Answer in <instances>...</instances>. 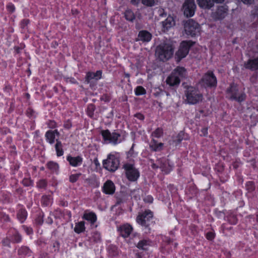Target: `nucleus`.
I'll list each match as a JSON object with an SVG mask.
<instances>
[{"label": "nucleus", "mask_w": 258, "mask_h": 258, "mask_svg": "<svg viewBox=\"0 0 258 258\" xmlns=\"http://www.w3.org/2000/svg\"><path fill=\"white\" fill-rule=\"evenodd\" d=\"M173 54V47L169 42H164L157 46L155 51L156 57L161 61H166Z\"/></svg>", "instance_id": "1"}, {"label": "nucleus", "mask_w": 258, "mask_h": 258, "mask_svg": "<svg viewBox=\"0 0 258 258\" xmlns=\"http://www.w3.org/2000/svg\"><path fill=\"white\" fill-rule=\"evenodd\" d=\"M186 76V70L184 68L177 67L172 72L171 74L167 78L166 83L170 86L178 85L181 79Z\"/></svg>", "instance_id": "2"}, {"label": "nucleus", "mask_w": 258, "mask_h": 258, "mask_svg": "<svg viewBox=\"0 0 258 258\" xmlns=\"http://www.w3.org/2000/svg\"><path fill=\"white\" fill-rule=\"evenodd\" d=\"M185 101L189 104H196L202 102L203 96L202 93L195 88L190 86L185 91Z\"/></svg>", "instance_id": "3"}, {"label": "nucleus", "mask_w": 258, "mask_h": 258, "mask_svg": "<svg viewBox=\"0 0 258 258\" xmlns=\"http://www.w3.org/2000/svg\"><path fill=\"white\" fill-rule=\"evenodd\" d=\"M226 97L240 102L245 100L246 95L244 93H239L237 85L232 84L226 90Z\"/></svg>", "instance_id": "4"}, {"label": "nucleus", "mask_w": 258, "mask_h": 258, "mask_svg": "<svg viewBox=\"0 0 258 258\" xmlns=\"http://www.w3.org/2000/svg\"><path fill=\"white\" fill-rule=\"evenodd\" d=\"M120 161L114 154H110L106 159L103 161V167L110 172H114L119 167Z\"/></svg>", "instance_id": "5"}, {"label": "nucleus", "mask_w": 258, "mask_h": 258, "mask_svg": "<svg viewBox=\"0 0 258 258\" xmlns=\"http://www.w3.org/2000/svg\"><path fill=\"white\" fill-rule=\"evenodd\" d=\"M123 168L127 178L131 181H136L140 176L139 170L135 167L134 164L132 163H126L123 165Z\"/></svg>", "instance_id": "6"}, {"label": "nucleus", "mask_w": 258, "mask_h": 258, "mask_svg": "<svg viewBox=\"0 0 258 258\" xmlns=\"http://www.w3.org/2000/svg\"><path fill=\"white\" fill-rule=\"evenodd\" d=\"M184 30L186 34L195 36L200 32V26L193 20L190 19L184 24Z\"/></svg>", "instance_id": "7"}, {"label": "nucleus", "mask_w": 258, "mask_h": 258, "mask_svg": "<svg viewBox=\"0 0 258 258\" xmlns=\"http://www.w3.org/2000/svg\"><path fill=\"white\" fill-rule=\"evenodd\" d=\"M201 83L205 87H216L217 79L212 71H208L203 76Z\"/></svg>", "instance_id": "8"}, {"label": "nucleus", "mask_w": 258, "mask_h": 258, "mask_svg": "<svg viewBox=\"0 0 258 258\" xmlns=\"http://www.w3.org/2000/svg\"><path fill=\"white\" fill-rule=\"evenodd\" d=\"M102 135L104 140L109 143L115 145L121 141L120 139V135L115 132L111 133L108 130L103 131Z\"/></svg>", "instance_id": "9"}, {"label": "nucleus", "mask_w": 258, "mask_h": 258, "mask_svg": "<svg viewBox=\"0 0 258 258\" xmlns=\"http://www.w3.org/2000/svg\"><path fill=\"white\" fill-rule=\"evenodd\" d=\"M152 167L154 169L160 168L162 171L167 173L172 169V166L170 165L169 161L165 158L158 159L156 163H153Z\"/></svg>", "instance_id": "10"}, {"label": "nucleus", "mask_w": 258, "mask_h": 258, "mask_svg": "<svg viewBox=\"0 0 258 258\" xmlns=\"http://www.w3.org/2000/svg\"><path fill=\"white\" fill-rule=\"evenodd\" d=\"M191 41H183L181 43L178 50L176 53V56L179 60L185 57L188 53L189 48L192 45Z\"/></svg>", "instance_id": "11"}, {"label": "nucleus", "mask_w": 258, "mask_h": 258, "mask_svg": "<svg viewBox=\"0 0 258 258\" xmlns=\"http://www.w3.org/2000/svg\"><path fill=\"white\" fill-rule=\"evenodd\" d=\"M196 9L195 0H186L183 6L184 15L186 17H192L195 14Z\"/></svg>", "instance_id": "12"}, {"label": "nucleus", "mask_w": 258, "mask_h": 258, "mask_svg": "<svg viewBox=\"0 0 258 258\" xmlns=\"http://www.w3.org/2000/svg\"><path fill=\"white\" fill-rule=\"evenodd\" d=\"M152 217V212L150 211H146L138 215L137 218V222L143 226L148 227L149 225V222Z\"/></svg>", "instance_id": "13"}, {"label": "nucleus", "mask_w": 258, "mask_h": 258, "mask_svg": "<svg viewBox=\"0 0 258 258\" xmlns=\"http://www.w3.org/2000/svg\"><path fill=\"white\" fill-rule=\"evenodd\" d=\"M102 72L101 71H97L95 73L88 72L87 73L86 76V82L87 83H90L93 81V80L98 81L101 78Z\"/></svg>", "instance_id": "14"}, {"label": "nucleus", "mask_w": 258, "mask_h": 258, "mask_svg": "<svg viewBox=\"0 0 258 258\" xmlns=\"http://www.w3.org/2000/svg\"><path fill=\"white\" fill-rule=\"evenodd\" d=\"M115 187L113 182L110 180H107L103 185V191L108 195H112L115 191Z\"/></svg>", "instance_id": "15"}, {"label": "nucleus", "mask_w": 258, "mask_h": 258, "mask_svg": "<svg viewBox=\"0 0 258 258\" xmlns=\"http://www.w3.org/2000/svg\"><path fill=\"white\" fill-rule=\"evenodd\" d=\"M246 69L251 70H258V56L253 59H249L244 63Z\"/></svg>", "instance_id": "16"}, {"label": "nucleus", "mask_w": 258, "mask_h": 258, "mask_svg": "<svg viewBox=\"0 0 258 258\" xmlns=\"http://www.w3.org/2000/svg\"><path fill=\"white\" fill-rule=\"evenodd\" d=\"M151 38V34L146 30L141 31L138 34V40L142 41L144 42L150 41Z\"/></svg>", "instance_id": "17"}, {"label": "nucleus", "mask_w": 258, "mask_h": 258, "mask_svg": "<svg viewBox=\"0 0 258 258\" xmlns=\"http://www.w3.org/2000/svg\"><path fill=\"white\" fill-rule=\"evenodd\" d=\"M120 235L123 237H128L133 231L132 227L129 224H124L119 227Z\"/></svg>", "instance_id": "18"}, {"label": "nucleus", "mask_w": 258, "mask_h": 258, "mask_svg": "<svg viewBox=\"0 0 258 258\" xmlns=\"http://www.w3.org/2000/svg\"><path fill=\"white\" fill-rule=\"evenodd\" d=\"M55 135L57 136H59V133L57 130L54 131H48L45 134V137L46 140L51 144L54 143Z\"/></svg>", "instance_id": "19"}, {"label": "nucleus", "mask_w": 258, "mask_h": 258, "mask_svg": "<svg viewBox=\"0 0 258 258\" xmlns=\"http://www.w3.org/2000/svg\"><path fill=\"white\" fill-rule=\"evenodd\" d=\"M227 8L226 6L219 7L215 13V18L217 19H222L227 15Z\"/></svg>", "instance_id": "20"}, {"label": "nucleus", "mask_w": 258, "mask_h": 258, "mask_svg": "<svg viewBox=\"0 0 258 258\" xmlns=\"http://www.w3.org/2000/svg\"><path fill=\"white\" fill-rule=\"evenodd\" d=\"M67 160L70 165L75 167L81 165L83 161V159L80 156L72 157L69 156L67 157Z\"/></svg>", "instance_id": "21"}, {"label": "nucleus", "mask_w": 258, "mask_h": 258, "mask_svg": "<svg viewBox=\"0 0 258 258\" xmlns=\"http://www.w3.org/2000/svg\"><path fill=\"white\" fill-rule=\"evenodd\" d=\"M174 24L175 22L173 17H168L164 21L162 22L163 31H165L168 30L169 28L174 26Z\"/></svg>", "instance_id": "22"}, {"label": "nucleus", "mask_w": 258, "mask_h": 258, "mask_svg": "<svg viewBox=\"0 0 258 258\" xmlns=\"http://www.w3.org/2000/svg\"><path fill=\"white\" fill-rule=\"evenodd\" d=\"M163 146V144L160 143H158V142L155 141L154 139H153L150 143V148L152 151H159L162 149Z\"/></svg>", "instance_id": "23"}, {"label": "nucleus", "mask_w": 258, "mask_h": 258, "mask_svg": "<svg viewBox=\"0 0 258 258\" xmlns=\"http://www.w3.org/2000/svg\"><path fill=\"white\" fill-rule=\"evenodd\" d=\"M199 6L203 8L209 9L213 6V0H197Z\"/></svg>", "instance_id": "24"}, {"label": "nucleus", "mask_w": 258, "mask_h": 258, "mask_svg": "<svg viewBox=\"0 0 258 258\" xmlns=\"http://www.w3.org/2000/svg\"><path fill=\"white\" fill-rule=\"evenodd\" d=\"M150 245L151 241L150 240L147 239H143L138 242L137 246L140 249L146 250Z\"/></svg>", "instance_id": "25"}, {"label": "nucleus", "mask_w": 258, "mask_h": 258, "mask_svg": "<svg viewBox=\"0 0 258 258\" xmlns=\"http://www.w3.org/2000/svg\"><path fill=\"white\" fill-rule=\"evenodd\" d=\"M83 218V219L90 221L92 224L95 223L97 220L96 215L95 213L92 212L85 213Z\"/></svg>", "instance_id": "26"}, {"label": "nucleus", "mask_w": 258, "mask_h": 258, "mask_svg": "<svg viewBox=\"0 0 258 258\" xmlns=\"http://www.w3.org/2000/svg\"><path fill=\"white\" fill-rule=\"evenodd\" d=\"M85 230V222L84 221H81L76 223L74 231L77 233H80L83 232Z\"/></svg>", "instance_id": "27"}, {"label": "nucleus", "mask_w": 258, "mask_h": 258, "mask_svg": "<svg viewBox=\"0 0 258 258\" xmlns=\"http://www.w3.org/2000/svg\"><path fill=\"white\" fill-rule=\"evenodd\" d=\"M47 167L51 172H56L58 171L59 166L57 163L54 162L53 161H50L47 163Z\"/></svg>", "instance_id": "28"}, {"label": "nucleus", "mask_w": 258, "mask_h": 258, "mask_svg": "<svg viewBox=\"0 0 258 258\" xmlns=\"http://www.w3.org/2000/svg\"><path fill=\"white\" fill-rule=\"evenodd\" d=\"M56 143L55 145V150L56 151L57 155L58 156H62L63 154V151L62 148V144L58 140H56Z\"/></svg>", "instance_id": "29"}, {"label": "nucleus", "mask_w": 258, "mask_h": 258, "mask_svg": "<svg viewBox=\"0 0 258 258\" xmlns=\"http://www.w3.org/2000/svg\"><path fill=\"white\" fill-rule=\"evenodd\" d=\"M27 212L25 210H20L17 215L18 219L21 222H23L27 217Z\"/></svg>", "instance_id": "30"}, {"label": "nucleus", "mask_w": 258, "mask_h": 258, "mask_svg": "<svg viewBox=\"0 0 258 258\" xmlns=\"http://www.w3.org/2000/svg\"><path fill=\"white\" fill-rule=\"evenodd\" d=\"M124 16L125 19L130 21H133L135 18L134 13L130 10H127L125 12Z\"/></svg>", "instance_id": "31"}, {"label": "nucleus", "mask_w": 258, "mask_h": 258, "mask_svg": "<svg viewBox=\"0 0 258 258\" xmlns=\"http://www.w3.org/2000/svg\"><path fill=\"white\" fill-rule=\"evenodd\" d=\"M163 134V130L161 128H156L152 133V136L154 138H159L161 137Z\"/></svg>", "instance_id": "32"}, {"label": "nucleus", "mask_w": 258, "mask_h": 258, "mask_svg": "<svg viewBox=\"0 0 258 258\" xmlns=\"http://www.w3.org/2000/svg\"><path fill=\"white\" fill-rule=\"evenodd\" d=\"M18 253L20 255H27L30 253V250L26 246H22L19 250Z\"/></svg>", "instance_id": "33"}, {"label": "nucleus", "mask_w": 258, "mask_h": 258, "mask_svg": "<svg viewBox=\"0 0 258 258\" xmlns=\"http://www.w3.org/2000/svg\"><path fill=\"white\" fill-rule=\"evenodd\" d=\"M135 93L137 95H143L146 93V90L143 87L138 86L135 90Z\"/></svg>", "instance_id": "34"}, {"label": "nucleus", "mask_w": 258, "mask_h": 258, "mask_svg": "<svg viewBox=\"0 0 258 258\" xmlns=\"http://www.w3.org/2000/svg\"><path fill=\"white\" fill-rule=\"evenodd\" d=\"M81 173L72 174L70 176L69 180L71 182L74 183L76 182L81 176Z\"/></svg>", "instance_id": "35"}, {"label": "nucleus", "mask_w": 258, "mask_h": 258, "mask_svg": "<svg viewBox=\"0 0 258 258\" xmlns=\"http://www.w3.org/2000/svg\"><path fill=\"white\" fill-rule=\"evenodd\" d=\"M51 202V198L50 196H44L42 197V203L45 206H47Z\"/></svg>", "instance_id": "36"}, {"label": "nucleus", "mask_w": 258, "mask_h": 258, "mask_svg": "<svg viewBox=\"0 0 258 258\" xmlns=\"http://www.w3.org/2000/svg\"><path fill=\"white\" fill-rule=\"evenodd\" d=\"M95 110V106L93 104H90L87 109L88 114L89 116L92 117L93 115V112Z\"/></svg>", "instance_id": "37"}, {"label": "nucleus", "mask_w": 258, "mask_h": 258, "mask_svg": "<svg viewBox=\"0 0 258 258\" xmlns=\"http://www.w3.org/2000/svg\"><path fill=\"white\" fill-rule=\"evenodd\" d=\"M156 0H142V3L147 6H153Z\"/></svg>", "instance_id": "38"}, {"label": "nucleus", "mask_w": 258, "mask_h": 258, "mask_svg": "<svg viewBox=\"0 0 258 258\" xmlns=\"http://www.w3.org/2000/svg\"><path fill=\"white\" fill-rule=\"evenodd\" d=\"M21 236L18 233H16L14 235L13 237V241L15 242H19L21 240Z\"/></svg>", "instance_id": "39"}, {"label": "nucleus", "mask_w": 258, "mask_h": 258, "mask_svg": "<svg viewBox=\"0 0 258 258\" xmlns=\"http://www.w3.org/2000/svg\"><path fill=\"white\" fill-rule=\"evenodd\" d=\"M9 219V218L7 215L4 214L3 213L0 212V220L6 221H8Z\"/></svg>", "instance_id": "40"}, {"label": "nucleus", "mask_w": 258, "mask_h": 258, "mask_svg": "<svg viewBox=\"0 0 258 258\" xmlns=\"http://www.w3.org/2000/svg\"><path fill=\"white\" fill-rule=\"evenodd\" d=\"M46 185V182L44 180H40L38 183V186L40 188H44Z\"/></svg>", "instance_id": "41"}, {"label": "nucleus", "mask_w": 258, "mask_h": 258, "mask_svg": "<svg viewBox=\"0 0 258 258\" xmlns=\"http://www.w3.org/2000/svg\"><path fill=\"white\" fill-rule=\"evenodd\" d=\"M48 126L50 128H55L56 126V122L54 121L50 120L48 123Z\"/></svg>", "instance_id": "42"}, {"label": "nucleus", "mask_w": 258, "mask_h": 258, "mask_svg": "<svg viewBox=\"0 0 258 258\" xmlns=\"http://www.w3.org/2000/svg\"><path fill=\"white\" fill-rule=\"evenodd\" d=\"M23 228L24 230L27 232L28 234H31L32 233V230L31 228H28L27 227H26L25 226H23Z\"/></svg>", "instance_id": "43"}, {"label": "nucleus", "mask_w": 258, "mask_h": 258, "mask_svg": "<svg viewBox=\"0 0 258 258\" xmlns=\"http://www.w3.org/2000/svg\"><path fill=\"white\" fill-rule=\"evenodd\" d=\"M207 238L209 240H212L214 238V235L212 232H209L207 234Z\"/></svg>", "instance_id": "44"}, {"label": "nucleus", "mask_w": 258, "mask_h": 258, "mask_svg": "<svg viewBox=\"0 0 258 258\" xmlns=\"http://www.w3.org/2000/svg\"><path fill=\"white\" fill-rule=\"evenodd\" d=\"M144 201L148 203H152L153 199L151 196H148L144 199Z\"/></svg>", "instance_id": "45"}, {"label": "nucleus", "mask_w": 258, "mask_h": 258, "mask_svg": "<svg viewBox=\"0 0 258 258\" xmlns=\"http://www.w3.org/2000/svg\"><path fill=\"white\" fill-rule=\"evenodd\" d=\"M8 10L10 12H13L15 10V7L13 5H9L7 6Z\"/></svg>", "instance_id": "46"}, {"label": "nucleus", "mask_w": 258, "mask_h": 258, "mask_svg": "<svg viewBox=\"0 0 258 258\" xmlns=\"http://www.w3.org/2000/svg\"><path fill=\"white\" fill-rule=\"evenodd\" d=\"M135 116L140 120H143L144 118V115L141 113H137L135 115Z\"/></svg>", "instance_id": "47"}, {"label": "nucleus", "mask_w": 258, "mask_h": 258, "mask_svg": "<svg viewBox=\"0 0 258 258\" xmlns=\"http://www.w3.org/2000/svg\"><path fill=\"white\" fill-rule=\"evenodd\" d=\"M3 243L5 246H9L10 243V242L9 239H5L3 240Z\"/></svg>", "instance_id": "48"}, {"label": "nucleus", "mask_w": 258, "mask_h": 258, "mask_svg": "<svg viewBox=\"0 0 258 258\" xmlns=\"http://www.w3.org/2000/svg\"><path fill=\"white\" fill-rule=\"evenodd\" d=\"M201 132L202 133V135L206 136L208 134V128H203L201 130Z\"/></svg>", "instance_id": "49"}, {"label": "nucleus", "mask_w": 258, "mask_h": 258, "mask_svg": "<svg viewBox=\"0 0 258 258\" xmlns=\"http://www.w3.org/2000/svg\"><path fill=\"white\" fill-rule=\"evenodd\" d=\"M66 81L67 82H70L71 83H74V84L76 83V80L74 78H67L66 79Z\"/></svg>", "instance_id": "50"}, {"label": "nucleus", "mask_w": 258, "mask_h": 258, "mask_svg": "<svg viewBox=\"0 0 258 258\" xmlns=\"http://www.w3.org/2000/svg\"><path fill=\"white\" fill-rule=\"evenodd\" d=\"M250 186V188L249 189L251 190H253L254 189V185H253V183L252 182H249L247 183V186Z\"/></svg>", "instance_id": "51"}, {"label": "nucleus", "mask_w": 258, "mask_h": 258, "mask_svg": "<svg viewBox=\"0 0 258 258\" xmlns=\"http://www.w3.org/2000/svg\"><path fill=\"white\" fill-rule=\"evenodd\" d=\"M242 2L246 4H251L254 1V0H241Z\"/></svg>", "instance_id": "52"}, {"label": "nucleus", "mask_w": 258, "mask_h": 258, "mask_svg": "<svg viewBox=\"0 0 258 258\" xmlns=\"http://www.w3.org/2000/svg\"><path fill=\"white\" fill-rule=\"evenodd\" d=\"M139 0H131V2L134 5H137Z\"/></svg>", "instance_id": "53"}, {"label": "nucleus", "mask_w": 258, "mask_h": 258, "mask_svg": "<svg viewBox=\"0 0 258 258\" xmlns=\"http://www.w3.org/2000/svg\"><path fill=\"white\" fill-rule=\"evenodd\" d=\"M36 222L38 224H41L43 222L42 220H41V219L40 218L39 219H38L36 220Z\"/></svg>", "instance_id": "54"}, {"label": "nucleus", "mask_w": 258, "mask_h": 258, "mask_svg": "<svg viewBox=\"0 0 258 258\" xmlns=\"http://www.w3.org/2000/svg\"><path fill=\"white\" fill-rule=\"evenodd\" d=\"M94 236H96V238H97L98 239H100V234L99 233L96 232V233H94Z\"/></svg>", "instance_id": "55"}, {"label": "nucleus", "mask_w": 258, "mask_h": 258, "mask_svg": "<svg viewBox=\"0 0 258 258\" xmlns=\"http://www.w3.org/2000/svg\"><path fill=\"white\" fill-rule=\"evenodd\" d=\"M224 1V0H213V4L214 2H216L218 3H221Z\"/></svg>", "instance_id": "56"}, {"label": "nucleus", "mask_w": 258, "mask_h": 258, "mask_svg": "<svg viewBox=\"0 0 258 258\" xmlns=\"http://www.w3.org/2000/svg\"><path fill=\"white\" fill-rule=\"evenodd\" d=\"M24 183L26 185H29L30 183H28V180L26 179L23 180Z\"/></svg>", "instance_id": "57"}, {"label": "nucleus", "mask_w": 258, "mask_h": 258, "mask_svg": "<svg viewBox=\"0 0 258 258\" xmlns=\"http://www.w3.org/2000/svg\"><path fill=\"white\" fill-rule=\"evenodd\" d=\"M23 23H25L26 25H27L29 23V20H23Z\"/></svg>", "instance_id": "58"}, {"label": "nucleus", "mask_w": 258, "mask_h": 258, "mask_svg": "<svg viewBox=\"0 0 258 258\" xmlns=\"http://www.w3.org/2000/svg\"><path fill=\"white\" fill-rule=\"evenodd\" d=\"M257 10H258V9H257ZM253 14H255V15H258V13H256L255 12H253Z\"/></svg>", "instance_id": "59"}, {"label": "nucleus", "mask_w": 258, "mask_h": 258, "mask_svg": "<svg viewBox=\"0 0 258 258\" xmlns=\"http://www.w3.org/2000/svg\"><path fill=\"white\" fill-rule=\"evenodd\" d=\"M256 221L258 222V215L256 216Z\"/></svg>", "instance_id": "60"}, {"label": "nucleus", "mask_w": 258, "mask_h": 258, "mask_svg": "<svg viewBox=\"0 0 258 258\" xmlns=\"http://www.w3.org/2000/svg\"><path fill=\"white\" fill-rule=\"evenodd\" d=\"M160 15L162 16L163 15V14L161 13H160Z\"/></svg>", "instance_id": "61"}, {"label": "nucleus", "mask_w": 258, "mask_h": 258, "mask_svg": "<svg viewBox=\"0 0 258 258\" xmlns=\"http://www.w3.org/2000/svg\"><path fill=\"white\" fill-rule=\"evenodd\" d=\"M137 258H141L140 256H138Z\"/></svg>", "instance_id": "62"}]
</instances>
